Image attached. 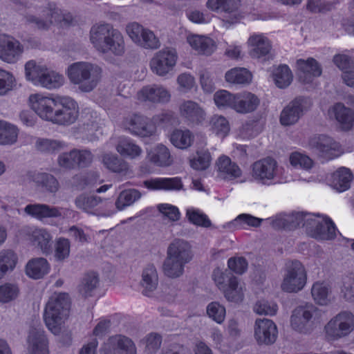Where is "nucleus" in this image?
<instances>
[{
  "label": "nucleus",
  "mask_w": 354,
  "mask_h": 354,
  "mask_svg": "<svg viewBox=\"0 0 354 354\" xmlns=\"http://www.w3.org/2000/svg\"><path fill=\"white\" fill-rule=\"evenodd\" d=\"M90 40L93 46L103 53H111L121 56L124 53V40L122 33L108 23L94 24L90 30Z\"/></svg>",
  "instance_id": "f257e3e1"
},
{
  "label": "nucleus",
  "mask_w": 354,
  "mask_h": 354,
  "mask_svg": "<svg viewBox=\"0 0 354 354\" xmlns=\"http://www.w3.org/2000/svg\"><path fill=\"white\" fill-rule=\"evenodd\" d=\"M102 69L93 64L77 62L68 67L67 75L71 83L78 85L83 92H90L97 85Z\"/></svg>",
  "instance_id": "f03ea898"
},
{
  "label": "nucleus",
  "mask_w": 354,
  "mask_h": 354,
  "mask_svg": "<svg viewBox=\"0 0 354 354\" xmlns=\"http://www.w3.org/2000/svg\"><path fill=\"white\" fill-rule=\"evenodd\" d=\"M175 113L171 111H165L148 118L138 113L133 114L129 120L131 132L140 137H150L156 132L157 126L166 127L176 122Z\"/></svg>",
  "instance_id": "7ed1b4c3"
},
{
  "label": "nucleus",
  "mask_w": 354,
  "mask_h": 354,
  "mask_svg": "<svg viewBox=\"0 0 354 354\" xmlns=\"http://www.w3.org/2000/svg\"><path fill=\"white\" fill-rule=\"evenodd\" d=\"M192 259L189 244L183 240L176 239L169 246L167 258L163 264V270L166 276L176 278L184 271L185 265Z\"/></svg>",
  "instance_id": "20e7f679"
},
{
  "label": "nucleus",
  "mask_w": 354,
  "mask_h": 354,
  "mask_svg": "<svg viewBox=\"0 0 354 354\" xmlns=\"http://www.w3.org/2000/svg\"><path fill=\"white\" fill-rule=\"evenodd\" d=\"M71 307L68 293L59 292L50 297L45 307L44 319L47 328L54 334L59 332L62 319Z\"/></svg>",
  "instance_id": "39448f33"
},
{
  "label": "nucleus",
  "mask_w": 354,
  "mask_h": 354,
  "mask_svg": "<svg viewBox=\"0 0 354 354\" xmlns=\"http://www.w3.org/2000/svg\"><path fill=\"white\" fill-rule=\"evenodd\" d=\"M25 74L27 80L35 85L48 89L59 88L64 82L62 75L49 70L45 66L37 64L34 60L28 61L26 64Z\"/></svg>",
  "instance_id": "423d86ee"
},
{
  "label": "nucleus",
  "mask_w": 354,
  "mask_h": 354,
  "mask_svg": "<svg viewBox=\"0 0 354 354\" xmlns=\"http://www.w3.org/2000/svg\"><path fill=\"white\" fill-rule=\"evenodd\" d=\"M45 18L40 19L33 15H28L26 21L29 24H34L39 30H48L50 25L55 23L63 22L65 25L72 26L74 23V18L71 13H62L58 9L55 3H49L48 6L41 11Z\"/></svg>",
  "instance_id": "0eeeda50"
},
{
  "label": "nucleus",
  "mask_w": 354,
  "mask_h": 354,
  "mask_svg": "<svg viewBox=\"0 0 354 354\" xmlns=\"http://www.w3.org/2000/svg\"><path fill=\"white\" fill-rule=\"evenodd\" d=\"M324 330L328 341L348 336L354 330V315L347 311L338 313L326 324Z\"/></svg>",
  "instance_id": "6e6552de"
},
{
  "label": "nucleus",
  "mask_w": 354,
  "mask_h": 354,
  "mask_svg": "<svg viewBox=\"0 0 354 354\" xmlns=\"http://www.w3.org/2000/svg\"><path fill=\"white\" fill-rule=\"evenodd\" d=\"M307 276L302 263L295 260L288 267V273L281 283V289L287 292H297L306 283Z\"/></svg>",
  "instance_id": "1a4fd4ad"
},
{
  "label": "nucleus",
  "mask_w": 354,
  "mask_h": 354,
  "mask_svg": "<svg viewBox=\"0 0 354 354\" xmlns=\"http://www.w3.org/2000/svg\"><path fill=\"white\" fill-rule=\"evenodd\" d=\"M58 104L51 122L64 126L74 123L79 115L77 102L71 97H62Z\"/></svg>",
  "instance_id": "9d476101"
},
{
  "label": "nucleus",
  "mask_w": 354,
  "mask_h": 354,
  "mask_svg": "<svg viewBox=\"0 0 354 354\" xmlns=\"http://www.w3.org/2000/svg\"><path fill=\"white\" fill-rule=\"evenodd\" d=\"M306 230L309 236L317 241L334 240L337 228L333 221L326 216L322 221L310 220L306 223Z\"/></svg>",
  "instance_id": "9b49d317"
},
{
  "label": "nucleus",
  "mask_w": 354,
  "mask_h": 354,
  "mask_svg": "<svg viewBox=\"0 0 354 354\" xmlns=\"http://www.w3.org/2000/svg\"><path fill=\"white\" fill-rule=\"evenodd\" d=\"M127 32L130 38L140 46L145 48L156 49L160 46V41L154 33L142 27L137 22H132L127 26Z\"/></svg>",
  "instance_id": "f8f14e48"
},
{
  "label": "nucleus",
  "mask_w": 354,
  "mask_h": 354,
  "mask_svg": "<svg viewBox=\"0 0 354 354\" xmlns=\"http://www.w3.org/2000/svg\"><path fill=\"white\" fill-rule=\"evenodd\" d=\"M29 102L31 109L38 116L44 120L52 122L55 111L59 105L56 99L36 93L30 95Z\"/></svg>",
  "instance_id": "ddd939ff"
},
{
  "label": "nucleus",
  "mask_w": 354,
  "mask_h": 354,
  "mask_svg": "<svg viewBox=\"0 0 354 354\" xmlns=\"http://www.w3.org/2000/svg\"><path fill=\"white\" fill-rule=\"evenodd\" d=\"M93 154L89 150L74 149L68 153H62L58 157L60 167L66 169L84 168L92 162Z\"/></svg>",
  "instance_id": "4468645a"
},
{
  "label": "nucleus",
  "mask_w": 354,
  "mask_h": 354,
  "mask_svg": "<svg viewBox=\"0 0 354 354\" xmlns=\"http://www.w3.org/2000/svg\"><path fill=\"white\" fill-rule=\"evenodd\" d=\"M277 169V161L272 158L267 157L252 164V176L257 182L269 185L276 175Z\"/></svg>",
  "instance_id": "2eb2a0df"
},
{
  "label": "nucleus",
  "mask_w": 354,
  "mask_h": 354,
  "mask_svg": "<svg viewBox=\"0 0 354 354\" xmlns=\"http://www.w3.org/2000/svg\"><path fill=\"white\" fill-rule=\"evenodd\" d=\"M104 354H137L134 342L123 335H115L109 337L104 346Z\"/></svg>",
  "instance_id": "dca6fc26"
},
{
  "label": "nucleus",
  "mask_w": 354,
  "mask_h": 354,
  "mask_svg": "<svg viewBox=\"0 0 354 354\" xmlns=\"http://www.w3.org/2000/svg\"><path fill=\"white\" fill-rule=\"evenodd\" d=\"M177 55L175 51L165 49L158 52L151 59L150 66L152 71L158 75H165L175 66Z\"/></svg>",
  "instance_id": "f3484780"
},
{
  "label": "nucleus",
  "mask_w": 354,
  "mask_h": 354,
  "mask_svg": "<svg viewBox=\"0 0 354 354\" xmlns=\"http://www.w3.org/2000/svg\"><path fill=\"white\" fill-rule=\"evenodd\" d=\"M278 330L274 322L268 319H258L255 322L254 337L259 344H272L277 337Z\"/></svg>",
  "instance_id": "a211bd4d"
},
{
  "label": "nucleus",
  "mask_w": 354,
  "mask_h": 354,
  "mask_svg": "<svg viewBox=\"0 0 354 354\" xmlns=\"http://www.w3.org/2000/svg\"><path fill=\"white\" fill-rule=\"evenodd\" d=\"M316 308L298 306L293 311L290 317V324L293 330L299 333H307L313 326L312 318Z\"/></svg>",
  "instance_id": "6ab92c4d"
},
{
  "label": "nucleus",
  "mask_w": 354,
  "mask_h": 354,
  "mask_svg": "<svg viewBox=\"0 0 354 354\" xmlns=\"http://www.w3.org/2000/svg\"><path fill=\"white\" fill-rule=\"evenodd\" d=\"M170 97V93L166 88L156 84L143 86L137 93L138 100L152 104L166 103L169 101Z\"/></svg>",
  "instance_id": "aec40b11"
},
{
  "label": "nucleus",
  "mask_w": 354,
  "mask_h": 354,
  "mask_svg": "<svg viewBox=\"0 0 354 354\" xmlns=\"http://www.w3.org/2000/svg\"><path fill=\"white\" fill-rule=\"evenodd\" d=\"M23 52L20 43L7 35H0V58L8 63L16 62Z\"/></svg>",
  "instance_id": "412c9836"
},
{
  "label": "nucleus",
  "mask_w": 354,
  "mask_h": 354,
  "mask_svg": "<svg viewBox=\"0 0 354 354\" xmlns=\"http://www.w3.org/2000/svg\"><path fill=\"white\" fill-rule=\"evenodd\" d=\"M297 67L299 80L304 84L312 82L314 77H319L322 73L318 62L313 57H309L307 59H298Z\"/></svg>",
  "instance_id": "4be33fe9"
},
{
  "label": "nucleus",
  "mask_w": 354,
  "mask_h": 354,
  "mask_svg": "<svg viewBox=\"0 0 354 354\" xmlns=\"http://www.w3.org/2000/svg\"><path fill=\"white\" fill-rule=\"evenodd\" d=\"M320 156L327 160H333L341 154L342 147L339 142L326 135H319L314 144Z\"/></svg>",
  "instance_id": "5701e85b"
},
{
  "label": "nucleus",
  "mask_w": 354,
  "mask_h": 354,
  "mask_svg": "<svg viewBox=\"0 0 354 354\" xmlns=\"http://www.w3.org/2000/svg\"><path fill=\"white\" fill-rule=\"evenodd\" d=\"M30 354H49L48 340L41 328H32L28 336Z\"/></svg>",
  "instance_id": "b1692460"
},
{
  "label": "nucleus",
  "mask_w": 354,
  "mask_h": 354,
  "mask_svg": "<svg viewBox=\"0 0 354 354\" xmlns=\"http://www.w3.org/2000/svg\"><path fill=\"white\" fill-rule=\"evenodd\" d=\"M145 187L149 190H180L183 183L180 177L166 178L158 177L143 182Z\"/></svg>",
  "instance_id": "393cba45"
},
{
  "label": "nucleus",
  "mask_w": 354,
  "mask_h": 354,
  "mask_svg": "<svg viewBox=\"0 0 354 354\" xmlns=\"http://www.w3.org/2000/svg\"><path fill=\"white\" fill-rule=\"evenodd\" d=\"M331 112L343 131H348L353 129L354 126L353 110L345 106L342 102H337L332 106Z\"/></svg>",
  "instance_id": "a878e982"
},
{
  "label": "nucleus",
  "mask_w": 354,
  "mask_h": 354,
  "mask_svg": "<svg viewBox=\"0 0 354 354\" xmlns=\"http://www.w3.org/2000/svg\"><path fill=\"white\" fill-rule=\"evenodd\" d=\"M181 116L192 124H201L205 118V113L200 105L192 100L183 102L179 107Z\"/></svg>",
  "instance_id": "bb28decb"
},
{
  "label": "nucleus",
  "mask_w": 354,
  "mask_h": 354,
  "mask_svg": "<svg viewBox=\"0 0 354 354\" xmlns=\"http://www.w3.org/2000/svg\"><path fill=\"white\" fill-rule=\"evenodd\" d=\"M303 113V105L300 99L291 101L281 113L280 122L283 126H289L298 121Z\"/></svg>",
  "instance_id": "cd10ccee"
},
{
  "label": "nucleus",
  "mask_w": 354,
  "mask_h": 354,
  "mask_svg": "<svg viewBox=\"0 0 354 354\" xmlns=\"http://www.w3.org/2000/svg\"><path fill=\"white\" fill-rule=\"evenodd\" d=\"M234 101L233 109L241 113L254 111L259 104L258 97L250 92L236 94L234 95Z\"/></svg>",
  "instance_id": "c85d7f7f"
},
{
  "label": "nucleus",
  "mask_w": 354,
  "mask_h": 354,
  "mask_svg": "<svg viewBox=\"0 0 354 354\" xmlns=\"http://www.w3.org/2000/svg\"><path fill=\"white\" fill-rule=\"evenodd\" d=\"M251 46L250 55L252 58H261L269 54L272 46L270 40L262 35H252L249 39Z\"/></svg>",
  "instance_id": "c756f323"
},
{
  "label": "nucleus",
  "mask_w": 354,
  "mask_h": 354,
  "mask_svg": "<svg viewBox=\"0 0 354 354\" xmlns=\"http://www.w3.org/2000/svg\"><path fill=\"white\" fill-rule=\"evenodd\" d=\"M190 46L199 55H210L214 50V41L206 36L192 35L187 38Z\"/></svg>",
  "instance_id": "7c9ffc66"
},
{
  "label": "nucleus",
  "mask_w": 354,
  "mask_h": 354,
  "mask_svg": "<svg viewBox=\"0 0 354 354\" xmlns=\"http://www.w3.org/2000/svg\"><path fill=\"white\" fill-rule=\"evenodd\" d=\"M50 270L48 261L42 257L30 259L26 264V274L34 279L43 278Z\"/></svg>",
  "instance_id": "2f4dec72"
},
{
  "label": "nucleus",
  "mask_w": 354,
  "mask_h": 354,
  "mask_svg": "<svg viewBox=\"0 0 354 354\" xmlns=\"http://www.w3.org/2000/svg\"><path fill=\"white\" fill-rule=\"evenodd\" d=\"M25 212L37 219L44 218H57L61 216L57 207H50L45 204H30L25 207Z\"/></svg>",
  "instance_id": "473e14b6"
},
{
  "label": "nucleus",
  "mask_w": 354,
  "mask_h": 354,
  "mask_svg": "<svg viewBox=\"0 0 354 354\" xmlns=\"http://www.w3.org/2000/svg\"><path fill=\"white\" fill-rule=\"evenodd\" d=\"M216 167L218 171L227 178L234 179L241 177L242 175V171L239 165L225 155L218 158Z\"/></svg>",
  "instance_id": "72a5a7b5"
},
{
  "label": "nucleus",
  "mask_w": 354,
  "mask_h": 354,
  "mask_svg": "<svg viewBox=\"0 0 354 354\" xmlns=\"http://www.w3.org/2000/svg\"><path fill=\"white\" fill-rule=\"evenodd\" d=\"M28 175L31 180L49 192L55 193L59 189L57 180L51 174L30 171Z\"/></svg>",
  "instance_id": "f704fd0d"
},
{
  "label": "nucleus",
  "mask_w": 354,
  "mask_h": 354,
  "mask_svg": "<svg viewBox=\"0 0 354 354\" xmlns=\"http://www.w3.org/2000/svg\"><path fill=\"white\" fill-rule=\"evenodd\" d=\"M353 176L349 169L341 167L333 174V185L339 192H344L351 187Z\"/></svg>",
  "instance_id": "c9c22d12"
},
{
  "label": "nucleus",
  "mask_w": 354,
  "mask_h": 354,
  "mask_svg": "<svg viewBox=\"0 0 354 354\" xmlns=\"http://www.w3.org/2000/svg\"><path fill=\"white\" fill-rule=\"evenodd\" d=\"M147 158L153 165L158 167H166L171 165L170 152L163 145H158L147 154Z\"/></svg>",
  "instance_id": "e433bc0d"
},
{
  "label": "nucleus",
  "mask_w": 354,
  "mask_h": 354,
  "mask_svg": "<svg viewBox=\"0 0 354 354\" xmlns=\"http://www.w3.org/2000/svg\"><path fill=\"white\" fill-rule=\"evenodd\" d=\"M117 151L123 157L135 158L142 153L140 146L129 138H120L116 145Z\"/></svg>",
  "instance_id": "4c0bfd02"
},
{
  "label": "nucleus",
  "mask_w": 354,
  "mask_h": 354,
  "mask_svg": "<svg viewBox=\"0 0 354 354\" xmlns=\"http://www.w3.org/2000/svg\"><path fill=\"white\" fill-rule=\"evenodd\" d=\"M158 285V274L155 266L149 264L142 272V286L144 287L143 295L149 296Z\"/></svg>",
  "instance_id": "58836bf2"
},
{
  "label": "nucleus",
  "mask_w": 354,
  "mask_h": 354,
  "mask_svg": "<svg viewBox=\"0 0 354 354\" xmlns=\"http://www.w3.org/2000/svg\"><path fill=\"white\" fill-rule=\"evenodd\" d=\"M194 138L192 133L189 129H175L170 136L172 145L181 149L190 147L194 142Z\"/></svg>",
  "instance_id": "ea45409f"
},
{
  "label": "nucleus",
  "mask_w": 354,
  "mask_h": 354,
  "mask_svg": "<svg viewBox=\"0 0 354 354\" xmlns=\"http://www.w3.org/2000/svg\"><path fill=\"white\" fill-rule=\"evenodd\" d=\"M239 0H207V8L213 12L232 13L237 10Z\"/></svg>",
  "instance_id": "a19ab883"
},
{
  "label": "nucleus",
  "mask_w": 354,
  "mask_h": 354,
  "mask_svg": "<svg viewBox=\"0 0 354 354\" xmlns=\"http://www.w3.org/2000/svg\"><path fill=\"white\" fill-rule=\"evenodd\" d=\"M276 86L280 88L288 86L293 78L292 71L286 64H281L276 68L272 73Z\"/></svg>",
  "instance_id": "79ce46f5"
},
{
  "label": "nucleus",
  "mask_w": 354,
  "mask_h": 354,
  "mask_svg": "<svg viewBox=\"0 0 354 354\" xmlns=\"http://www.w3.org/2000/svg\"><path fill=\"white\" fill-rule=\"evenodd\" d=\"M32 241L37 245L44 254H48L51 251L52 236L44 229H35L32 232Z\"/></svg>",
  "instance_id": "37998d69"
},
{
  "label": "nucleus",
  "mask_w": 354,
  "mask_h": 354,
  "mask_svg": "<svg viewBox=\"0 0 354 354\" xmlns=\"http://www.w3.org/2000/svg\"><path fill=\"white\" fill-rule=\"evenodd\" d=\"M227 82L236 84H248L252 80V73L245 68H234L225 73Z\"/></svg>",
  "instance_id": "c03bdc74"
},
{
  "label": "nucleus",
  "mask_w": 354,
  "mask_h": 354,
  "mask_svg": "<svg viewBox=\"0 0 354 354\" xmlns=\"http://www.w3.org/2000/svg\"><path fill=\"white\" fill-rule=\"evenodd\" d=\"M17 259L16 254L10 250H3L0 252V279L8 271L14 270Z\"/></svg>",
  "instance_id": "a18cd8bd"
},
{
  "label": "nucleus",
  "mask_w": 354,
  "mask_h": 354,
  "mask_svg": "<svg viewBox=\"0 0 354 354\" xmlns=\"http://www.w3.org/2000/svg\"><path fill=\"white\" fill-rule=\"evenodd\" d=\"M18 129L12 124L0 120V145H11L17 141Z\"/></svg>",
  "instance_id": "49530a36"
},
{
  "label": "nucleus",
  "mask_w": 354,
  "mask_h": 354,
  "mask_svg": "<svg viewBox=\"0 0 354 354\" xmlns=\"http://www.w3.org/2000/svg\"><path fill=\"white\" fill-rule=\"evenodd\" d=\"M212 161L210 152L206 149L196 151V156L189 159L190 167L197 171H203L207 169Z\"/></svg>",
  "instance_id": "de8ad7c7"
},
{
  "label": "nucleus",
  "mask_w": 354,
  "mask_h": 354,
  "mask_svg": "<svg viewBox=\"0 0 354 354\" xmlns=\"http://www.w3.org/2000/svg\"><path fill=\"white\" fill-rule=\"evenodd\" d=\"M102 162L109 170L115 173L126 172L129 169L127 163L116 155L106 153L102 157Z\"/></svg>",
  "instance_id": "09e8293b"
},
{
  "label": "nucleus",
  "mask_w": 354,
  "mask_h": 354,
  "mask_svg": "<svg viewBox=\"0 0 354 354\" xmlns=\"http://www.w3.org/2000/svg\"><path fill=\"white\" fill-rule=\"evenodd\" d=\"M239 281L236 277L230 274L226 282L224 292L225 297L228 301L239 302L243 300V295L241 291H237Z\"/></svg>",
  "instance_id": "8fccbe9b"
},
{
  "label": "nucleus",
  "mask_w": 354,
  "mask_h": 354,
  "mask_svg": "<svg viewBox=\"0 0 354 354\" xmlns=\"http://www.w3.org/2000/svg\"><path fill=\"white\" fill-rule=\"evenodd\" d=\"M36 149L46 153H55L65 147L63 142L48 138H38L35 143Z\"/></svg>",
  "instance_id": "3c124183"
},
{
  "label": "nucleus",
  "mask_w": 354,
  "mask_h": 354,
  "mask_svg": "<svg viewBox=\"0 0 354 354\" xmlns=\"http://www.w3.org/2000/svg\"><path fill=\"white\" fill-rule=\"evenodd\" d=\"M141 196L140 192L136 189H125L120 192L115 205L118 209H123L126 207L132 205Z\"/></svg>",
  "instance_id": "603ef678"
},
{
  "label": "nucleus",
  "mask_w": 354,
  "mask_h": 354,
  "mask_svg": "<svg viewBox=\"0 0 354 354\" xmlns=\"http://www.w3.org/2000/svg\"><path fill=\"white\" fill-rule=\"evenodd\" d=\"M210 129L218 136L225 137L230 127L228 120L222 115H214L210 120Z\"/></svg>",
  "instance_id": "864d4df0"
},
{
  "label": "nucleus",
  "mask_w": 354,
  "mask_h": 354,
  "mask_svg": "<svg viewBox=\"0 0 354 354\" xmlns=\"http://www.w3.org/2000/svg\"><path fill=\"white\" fill-rule=\"evenodd\" d=\"M328 286L324 281H317L313 285L311 294L317 304L326 305L328 304Z\"/></svg>",
  "instance_id": "5fc2aeb1"
},
{
  "label": "nucleus",
  "mask_w": 354,
  "mask_h": 354,
  "mask_svg": "<svg viewBox=\"0 0 354 354\" xmlns=\"http://www.w3.org/2000/svg\"><path fill=\"white\" fill-rule=\"evenodd\" d=\"M99 283V277L97 272L91 271L85 274L82 284L80 292L84 297L92 296V292Z\"/></svg>",
  "instance_id": "6e6d98bb"
},
{
  "label": "nucleus",
  "mask_w": 354,
  "mask_h": 354,
  "mask_svg": "<svg viewBox=\"0 0 354 354\" xmlns=\"http://www.w3.org/2000/svg\"><path fill=\"white\" fill-rule=\"evenodd\" d=\"M234 95L226 90H219L214 95L215 104L220 109L226 108L233 109L235 102Z\"/></svg>",
  "instance_id": "4d7b16f0"
},
{
  "label": "nucleus",
  "mask_w": 354,
  "mask_h": 354,
  "mask_svg": "<svg viewBox=\"0 0 354 354\" xmlns=\"http://www.w3.org/2000/svg\"><path fill=\"white\" fill-rule=\"evenodd\" d=\"M290 163L294 167H299L304 169H310L313 166V160L307 155L298 151L290 153L289 157Z\"/></svg>",
  "instance_id": "13d9d810"
},
{
  "label": "nucleus",
  "mask_w": 354,
  "mask_h": 354,
  "mask_svg": "<svg viewBox=\"0 0 354 354\" xmlns=\"http://www.w3.org/2000/svg\"><path fill=\"white\" fill-rule=\"evenodd\" d=\"M337 3L325 0H308L306 8L312 13H326L330 11Z\"/></svg>",
  "instance_id": "bf43d9fd"
},
{
  "label": "nucleus",
  "mask_w": 354,
  "mask_h": 354,
  "mask_svg": "<svg viewBox=\"0 0 354 354\" xmlns=\"http://www.w3.org/2000/svg\"><path fill=\"white\" fill-rule=\"evenodd\" d=\"M334 64L342 71V79L344 82L347 85V82L344 79L346 73H352L354 75V72L350 71L353 67V62L351 58L344 54H337L333 57Z\"/></svg>",
  "instance_id": "052dcab7"
},
{
  "label": "nucleus",
  "mask_w": 354,
  "mask_h": 354,
  "mask_svg": "<svg viewBox=\"0 0 354 354\" xmlns=\"http://www.w3.org/2000/svg\"><path fill=\"white\" fill-rule=\"evenodd\" d=\"M207 313L216 323L221 324L225 317V308L219 303L213 301L207 306Z\"/></svg>",
  "instance_id": "680f3d73"
},
{
  "label": "nucleus",
  "mask_w": 354,
  "mask_h": 354,
  "mask_svg": "<svg viewBox=\"0 0 354 354\" xmlns=\"http://www.w3.org/2000/svg\"><path fill=\"white\" fill-rule=\"evenodd\" d=\"M186 215L189 221L195 225L204 227L211 226L212 223L207 216L205 214L200 213L197 210H188Z\"/></svg>",
  "instance_id": "e2e57ef3"
},
{
  "label": "nucleus",
  "mask_w": 354,
  "mask_h": 354,
  "mask_svg": "<svg viewBox=\"0 0 354 354\" xmlns=\"http://www.w3.org/2000/svg\"><path fill=\"white\" fill-rule=\"evenodd\" d=\"M71 244L68 239L60 237L55 243V257L59 261L66 259L70 254Z\"/></svg>",
  "instance_id": "0e129e2a"
},
{
  "label": "nucleus",
  "mask_w": 354,
  "mask_h": 354,
  "mask_svg": "<svg viewBox=\"0 0 354 354\" xmlns=\"http://www.w3.org/2000/svg\"><path fill=\"white\" fill-rule=\"evenodd\" d=\"M15 83V78L13 75L0 68V95H4L12 90Z\"/></svg>",
  "instance_id": "69168bd1"
},
{
  "label": "nucleus",
  "mask_w": 354,
  "mask_h": 354,
  "mask_svg": "<svg viewBox=\"0 0 354 354\" xmlns=\"http://www.w3.org/2000/svg\"><path fill=\"white\" fill-rule=\"evenodd\" d=\"M278 306L275 302H269L265 300L258 301L254 307V310L259 315H274L277 313Z\"/></svg>",
  "instance_id": "338daca9"
},
{
  "label": "nucleus",
  "mask_w": 354,
  "mask_h": 354,
  "mask_svg": "<svg viewBox=\"0 0 354 354\" xmlns=\"http://www.w3.org/2000/svg\"><path fill=\"white\" fill-rule=\"evenodd\" d=\"M19 292L18 288L6 283L0 286V301L7 303L15 299Z\"/></svg>",
  "instance_id": "774afa93"
}]
</instances>
